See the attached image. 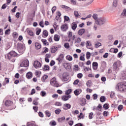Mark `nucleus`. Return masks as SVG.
<instances>
[{
	"label": "nucleus",
	"instance_id": "nucleus-60",
	"mask_svg": "<svg viewBox=\"0 0 126 126\" xmlns=\"http://www.w3.org/2000/svg\"><path fill=\"white\" fill-rule=\"evenodd\" d=\"M39 74H41V71L37 70L35 71V75H36V76H39Z\"/></svg>",
	"mask_w": 126,
	"mask_h": 126
},
{
	"label": "nucleus",
	"instance_id": "nucleus-61",
	"mask_svg": "<svg viewBox=\"0 0 126 126\" xmlns=\"http://www.w3.org/2000/svg\"><path fill=\"white\" fill-rule=\"evenodd\" d=\"M102 44L100 42H98L97 43L95 44V48H99V47H101Z\"/></svg>",
	"mask_w": 126,
	"mask_h": 126
},
{
	"label": "nucleus",
	"instance_id": "nucleus-16",
	"mask_svg": "<svg viewBox=\"0 0 126 126\" xmlns=\"http://www.w3.org/2000/svg\"><path fill=\"white\" fill-rule=\"evenodd\" d=\"M12 104H13V102L9 100H7L5 102V106L6 107H10Z\"/></svg>",
	"mask_w": 126,
	"mask_h": 126
},
{
	"label": "nucleus",
	"instance_id": "nucleus-62",
	"mask_svg": "<svg viewBox=\"0 0 126 126\" xmlns=\"http://www.w3.org/2000/svg\"><path fill=\"white\" fill-rule=\"evenodd\" d=\"M83 77V74H82V73H78L77 74V77L78 78H82V77Z\"/></svg>",
	"mask_w": 126,
	"mask_h": 126
},
{
	"label": "nucleus",
	"instance_id": "nucleus-58",
	"mask_svg": "<svg viewBox=\"0 0 126 126\" xmlns=\"http://www.w3.org/2000/svg\"><path fill=\"white\" fill-rule=\"evenodd\" d=\"M64 47H65V48H66V49H68V48H69V44L68 43H64Z\"/></svg>",
	"mask_w": 126,
	"mask_h": 126
},
{
	"label": "nucleus",
	"instance_id": "nucleus-21",
	"mask_svg": "<svg viewBox=\"0 0 126 126\" xmlns=\"http://www.w3.org/2000/svg\"><path fill=\"white\" fill-rule=\"evenodd\" d=\"M93 68L94 70H97V68H98V63L97 62L93 63Z\"/></svg>",
	"mask_w": 126,
	"mask_h": 126
},
{
	"label": "nucleus",
	"instance_id": "nucleus-6",
	"mask_svg": "<svg viewBox=\"0 0 126 126\" xmlns=\"http://www.w3.org/2000/svg\"><path fill=\"white\" fill-rule=\"evenodd\" d=\"M64 59V55H63V54H61L59 57L56 59V61H57L58 64H61V63H63V61Z\"/></svg>",
	"mask_w": 126,
	"mask_h": 126
},
{
	"label": "nucleus",
	"instance_id": "nucleus-3",
	"mask_svg": "<svg viewBox=\"0 0 126 126\" xmlns=\"http://www.w3.org/2000/svg\"><path fill=\"white\" fill-rule=\"evenodd\" d=\"M69 75L68 74V73L63 72L62 75L61 76V79L62 81L64 82L68 81V79L69 78Z\"/></svg>",
	"mask_w": 126,
	"mask_h": 126
},
{
	"label": "nucleus",
	"instance_id": "nucleus-27",
	"mask_svg": "<svg viewBox=\"0 0 126 126\" xmlns=\"http://www.w3.org/2000/svg\"><path fill=\"white\" fill-rule=\"evenodd\" d=\"M41 41L45 46H49V42L47 41V39H41Z\"/></svg>",
	"mask_w": 126,
	"mask_h": 126
},
{
	"label": "nucleus",
	"instance_id": "nucleus-18",
	"mask_svg": "<svg viewBox=\"0 0 126 126\" xmlns=\"http://www.w3.org/2000/svg\"><path fill=\"white\" fill-rule=\"evenodd\" d=\"M49 36V32L47 30L43 31L42 32V37L43 38H47Z\"/></svg>",
	"mask_w": 126,
	"mask_h": 126
},
{
	"label": "nucleus",
	"instance_id": "nucleus-32",
	"mask_svg": "<svg viewBox=\"0 0 126 126\" xmlns=\"http://www.w3.org/2000/svg\"><path fill=\"white\" fill-rule=\"evenodd\" d=\"M66 60H67V61H69V62H71V61H72V57L70 55H67L66 56Z\"/></svg>",
	"mask_w": 126,
	"mask_h": 126
},
{
	"label": "nucleus",
	"instance_id": "nucleus-33",
	"mask_svg": "<svg viewBox=\"0 0 126 126\" xmlns=\"http://www.w3.org/2000/svg\"><path fill=\"white\" fill-rule=\"evenodd\" d=\"M45 114L46 117H48V118H50V117H51V112L50 111H49L48 110L45 111Z\"/></svg>",
	"mask_w": 126,
	"mask_h": 126
},
{
	"label": "nucleus",
	"instance_id": "nucleus-51",
	"mask_svg": "<svg viewBox=\"0 0 126 126\" xmlns=\"http://www.w3.org/2000/svg\"><path fill=\"white\" fill-rule=\"evenodd\" d=\"M56 10H57V7L56 6H54L52 8V14H54V12H55Z\"/></svg>",
	"mask_w": 126,
	"mask_h": 126
},
{
	"label": "nucleus",
	"instance_id": "nucleus-8",
	"mask_svg": "<svg viewBox=\"0 0 126 126\" xmlns=\"http://www.w3.org/2000/svg\"><path fill=\"white\" fill-rule=\"evenodd\" d=\"M33 66L35 68H40L42 66V63L37 60L35 61L33 63Z\"/></svg>",
	"mask_w": 126,
	"mask_h": 126
},
{
	"label": "nucleus",
	"instance_id": "nucleus-15",
	"mask_svg": "<svg viewBox=\"0 0 126 126\" xmlns=\"http://www.w3.org/2000/svg\"><path fill=\"white\" fill-rule=\"evenodd\" d=\"M58 51V47L56 46H52L50 48V52L52 54H55Z\"/></svg>",
	"mask_w": 126,
	"mask_h": 126
},
{
	"label": "nucleus",
	"instance_id": "nucleus-7",
	"mask_svg": "<svg viewBox=\"0 0 126 126\" xmlns=\"http://www.w3.org/2000/svg\"><path fill=\"white\" fill-rule=\"evenodd\" d=\"M20 66L27 67L29 66V61L27 59L24 60L20 64Z\"/></svg>",
	"mask_w": 126,
	"mask_h": 126
},
{
	"label": "nucleus",
	"instance_id": "nucleus-48",
	"mask_svg": "<svg viewBox=\"0 0 126 126\" xmlns=\"http://www.w3.org/2000/svg\"><path fill=\"white\" fill-rule=\"evenodd\" d=\"M113 7H117V6H118V2H117V1L115 0L113 1Z\"/></svg>",
	"mask_w": 126,
	"mask_h": 126
},
{
	"label": "nucleus",
	"instance_id": "nucleus-2",
	"mask_svg": "<svg viewBox=\"0 0 126 126\" xmlns=\"http://www.w3.org/2000/svg\"><path fill=\"white\" fill-rule=\"evenodd\" d=\"M106 22H107V20H106L105 18H103V17L98 18L95 21L96 24H97V25H99V26L105 24Z\"/></svg>",
	"mask_w": 126,
	"mask_h": 126
},
{
	"label": "nucleus",
	"instance_id": "nucleus-14",
	"mask_svg": "<svg viewBox=\"0 0 126 126\" xmlns=\"http://www.w3.org/2000/svg\"><path fill=\"white\" fill-rule=\"evenodd\" d=\"M86 32V31L85 30V29H80L78 32V33L79 36H82L84 33Z\"/></svg>",
	"mask_w": 126,
	"mask_h": 126
},
{
	"label": "nucleus",
	"instance_id": "nucleus-55",
	"mask_svg": "<svg viewBox=\"0 0 126 126\" xmlns=\"http://www.w3.org/2000/svg\"><path fill=\"white\" fill-rule=\"evenodd\" d=\"M44 22L43 21H41L39 23V26L42 27V28H44Z\"/></svg>",
	"mask_w": 126,
	"mask_h": 126
},
{
	"label": "nucleus",
	"instance_id": "nucleus-57",
	"mask_svg": "<svg viewBox=\"0 0 126 126\" xmlns=\"http://www.w3.org/2000/svg\"><path fill=\"white\" fill-rule=\"evenodd\" d=\"M78 83H79V80L77 79L76 80H75L73 83V84L74 85H77L78 84Z\"/></svg>",
	"mask_w": 126,
	"mask_h": 126
},
{
	"label": "nucleus",
	"instance_id": "nucleus-49",
	"mask_svg": "<svg viewBox=\"0 0 126 126\" xmlns=\"http://www.w3.org/2000/svg\"><path fill=\"white\" fill-rule=\"evenodd\" d=\"M61 112H62L61 109H56L55 111V113L56 114V115H60V113H61Z\"/></svg>",
	"mask_w": 126,
	"mask_h": 126
},
{
	"label": "nucleus",
	"instance_id": "nucleus-47",
	"mask_svg": "<svg viewBox=\"0 0 126 126\" xmlns=\"http://www.w3.org/2000/svg\"><path fill=\"white\" fill-rule=\"evenodd\" d=\"M93 17L94 20H97L98 19V15L97 14H94L93 15Z\"/></svg>",
	"mask_w": 126,
	"mask_h": 126
},
{
	"label": "nucleus",
	"instance_id": "nucleus-50",
	"mask_svg": "<svg viewBox=\"0 0 126 126\" xmlns=\"http://www.w3.org/2000/svg\"><path fill=\"white\" fill-rule=\"evenodd\" d=\"M28 34L30 36H34V32L32 30H30L28 31Z\"/></svg>",
	"mask_w": 126,
	"mask_h": 126
},
{
	"label": "nucleus",
	"instance_id": "nucleus-36",
	"mask_svg": "<svg viewBox=\"0 0 126 126\" xmlns=\"http://www.w3.org/2000/svg\"><path fill=\"white\" fill-rule=\"evenodd\" d=\"M91 46H92V43L90 41L88 40L86 41V47L87 48H88V47H90Z\"/></svg>",
	"mask_w": 126,
	"mask_h": 126
},
{
	"label": "nucleus",
	"instance_id": "nucleus-54",
	"mask_svg": "<svg viewBox=\"0 0 126 126\" xmlns=\"http://www.w3.org/2000/svg\"><path fill=\"white\" fill-rule=\"evenodd\" d=\"M89 119H90V120H92V119H93V113L91 112L90 113H89Z\"/></svg>",
	"mask_w": 126,
	"mask_h": 126
},
{
	"label": "nucleus",
	"instance_id": "nucleus-9",
	"mask_svg": "<svg viewBox=\"0 0 126 126\" xmlns=\"http://www.w3.org/2000/svg\"><path fill=\"white\" fill-rule=\"evenodd\" d=\"M121 66V63L120 62H115L113 64V68L115 70H119V67Z\"/></svg>",
	"mask_w": 126,
	"mask_h": 126
},
{
	"label": "nucleus",
	"instance_id": "nucleus-44",
	"mask_svg": "<svg viewBox=\"0 0 126 126\" xmlns=\"http://www.w3.org/2000/svg\"><path fill=\"white\" fill-rule=\"evenodd\" d=\"M82 39L80 37H78L75 40V43H77V44H79V43H80V42H81Z\"/></svg>",
	"mask_w": 126,
	"mask_h": 126
},
{
	"label": "nucleus",
	"instance_id": "nucleus-63",
	"mask_svg": "<svg viewBox=\"0 0 126 126\" xmlns=\"http://www.w3.org/2000/svg\"><path fill=\"white\" fill-rule=\"evenodd\" d=\"M99 53L98 52H95L94 53L92 54V57H95L98 55Z\"/></svg>",
	"mask_w": 126,
	"mask_h": 126
},
{
	"label": "nucleus",
	"instance_id": "nucleus-1",
	"mask_svg": "<svg viewBox=\"0 0 126 126\" xmlns=\"http://www.w3.org/2000/svg\"><path fill=\"white\" fill-rule=\"evenodd\" d=\"M120 92H126V82H122L119 83L116 87Z\"/></svg>",
	"mask_w": 126,
	"mask_h": 126
},
{
	"label": "nucleus",
	"instance_id": "nucleus-34",
	"mask_svg": "<svg viewBox=\"0 0 126 126\" xmlns=\"http://www.w3.org/2000/svg\"><path fill=\"white\" fill-rule=\"evenodd\" d=\"M72 92V90L71 89H68L65 91V95H68Z\"/></svg>",
	"mask_w": 126,
	"mask_h": 126
},
{
	"label": "nucleus",
	"instance_id": "nucleus-23",
	"mask_svg": "<svg viewBox=\"0 0 126 126\" xmlns=\"http://www.w3.org/2000/svg\"><path fill=\"white\" fill-rule=\"evenodd\" d=\"M8 83H9V79L8 78H5V80L3 82L2 85L3 86H5V85H6V84H8Z\"/></svg>",
	"mask_w": 126,
	"mask_h": 126
},
{
	"label": "nucleus",
	"instance_id": "nucleus-26",
	"mask_svg": "<svg viewBox=\"0 0 126 126\" xmlns=\"http://www.w3.org/2000/svg\"><path fill=\"white\" fill-rule=\"evenodd\" d=\"M36 31V34L38 36L40 35V33H41V32L42 31V29H41L40 28H37L35 29Z\"/></svg>",
	"mask_w": 126,
	"mask_h": 126
},
{
	"label": "nucleus",
	"instance_id": "nucleus-37",
	"mask_svg": "<svg viewBox=\"0 0 126 126\" xmlns=\"http://www.w3.org/2000/svg\"><path fill=\"white\" fill-rule=\"evenodd\" d=\"M90 57H91V53H90L89 52H87L86 53L87 60H89L90 59Z\"/></svg>",
	"mask_w": 126,
	"mask_h": 126
},
{
	"label": "nucleus",
	"instance_id": "nucleus-43",
	"mask_svg": "<svg viewBox=\"0 0 126 126\" xmlns=\"http://www.w3.org/2000/svg\"><path fill=\"white\" fill-rule=\"evenodd\" d=\"M104 110H108L109 109V104L108 103H105L103 106Z\"/></svg>",
	"mask_w": 126,
	"mask_h": 126
},
{
	"label": "nucleus",
	"instance_id": "nucleus-12",
	"mask_svg": "<svg viewBox=\"0 0 126 126\" xmlns=\"http://www.w3.org/2000/svg\"><path fill=\"white\" fill-rule=\"evenodd\" d=\"M63 110H69L70 108H71V105L68 104V103H65L63 105Z\"/></svg>",
	"mask_w": 126,
	"mask_h": 126
},
{
	"label": "nucleus",
	"instance_id": "nucleus-41",
	"mask_svg": "<svg viewBox=\"0 0 126 126\" xmlns=\"http://www.w3.org/2000/svg\"><path fill=\"white\" fill-rule=\"evenodd\" d=\"M78 118L80 119H84V114H83L82 113H80V115L78 116Z\"/></svg>",
	"mask_w": 126,
	"mask_h": 126
},
{
	"label": "nucleus",
	"instance_id": "nucleus-40",
	"mask_svg": "<svg viewBox=\"0 0 126 126\" xmlns=\"http://www.w3.org/2000/svg\"><path fill=\"white\" fill-rule=\"evenodd\" d=\"M100 102H102L103 103V102H105V101H106V97H105V96H101L100 97Z\"/></svg>",
	"mask_w": 126,
	"mask_h": 126
},
{
	"label": "nucleus",
	"instance_id": "nucleus-46",
	"mask_svg": "<svg viewBox=\"0 0 126 126\" xmlns=\"http://www.w3.org/2000/svg\"><path fill=\"white\" fill-rule=\"evenodd\" d=\"M97 111H102V105L101 104H98L96 107Z\"/></svg>",
	"mask_w": 126,
	"mask_h": 126
},
{
	"label": "nucleus",
	"instance_id": "nucleus-52",
	"mask_svg": "<svg viewBox=\"0 0 126 126\" xmlns=\"http://www.w3.org/2000/svg\"><path fill=\"white\" fill-rule=\"evenodd\" d=\"M70 19H69V17L67 16H64V21H69Z\"/></svg>",
	"mask_w": 126,
	"mask_h": 126
},
{
	"label": "nucleus",
	"instance_id": "nucleus-20",
	"mask_svg": "<svg viewBox=\"0 0 126 126\" xmlns=\"http://www.w3.org/2000/svg\"><path fill=\"white\" fill-rule=\"evenodd\" d=\"M26 77L28 79H31V78L33 77V74L31 72H29L26 74Z\"/></svg>",
	"mask_w": 126,
	"mask_h": 126
},
{
	"label": "nucleus",
	"instance_id": "nucleus-59",
	"mask_svg": "<svg viewBox=\"0 0 126 126\" xmlns=\"http://www.w3.org/2000/svg\"><path fill=\"white\" fill-rule=\"evenodd\" d=\"M50 124H51V126H55L57 125V123L55 121H52L50 122Z\"/></svg>",
	"mask_w": 126,
	"mask_h": 126
},
{
	"label": "nucleus",
	"instance_id": "nucleus-38",
	"mask_svg": "<svg viewBox=\"0 0 126 126\" xmlns=\"http://www.w3.org/2000/svg\"><path fill=\"white\" fill-rule=\"evenodd\" d=\"M12 36L14 39H17V38L18 37V33H17L16 32H14L13 33Z\"/></svg>",
	"mask_w": 126,
	"mask_h": 126
},
{
	"label": "nucleus",
	"instance_id": "nucleus-42",
	"mask_svg": "<svg viewBox=\"0 0 126 126\" xmlns=\"http://www.w3.org/2000/svg\"><path fill=\"white\" fill-rule=\"evenodd\" d=\"M64 120H65V117H63L61 118H59L58 119V122H59V123H62V122H63V121H64Z\"/></svg>",
	"mask_w": 126,
	"mask_h": 126
},
{
	"label": "nucleus",
	"instance_id": "nucleus-4",
	"mask_svg": "<svg viewBox=\"0 0 126 126\" xmlns=\"http://www.w3.org/2000/svg\"><path fill=\"white\" fill-rule=\"evenodd\" d=\"M50 84L54 87H60V84L58 83V81H57V79H56L55 77L53 78L50 80Z\"/></svg>",
	"mask_w": 126,
	"mask_h": 126
},
{
	"label": "nucleus",
	"instance_id": "nucleus-13",
	"mask_svg": "<svg viewBox=\"0 0 126 126\" xmlns=\"http://www.w3.org/2000/svg\"><path fill=\"white\" fill-rule=\"evenodd\" d=\"M70 98H71V95H65L62 96V100H63V101H67L69 99H70Z\"/></svg>",
	"mask_w": 126,
	"mask_h": 126
},
{
	"label": "nucleus",
	"instance_id": "nucleus-31",
	"mask_svg": "<svg viewBox=\"0 0 126 126\" xmlns=\"http://www.w3.org/2000/svg\"><path fill=\"white\" fill-rule=\"evenodd\" d=\"M50 69V66L49 65H45L43 67V70L46 71V70H49Z\"/></svg>",
	"mask_w": 126,
	"mask_h": 126
},
{
	"label": "nucleus",
	"instance_id": "nucleus-25",
	"mask_svg": "<svg viewBox=\"0 0 126 126\" xmlns=\"http://www.w3.org/2000/svg\"><path fill=\"white\" fill-rule=\"evenodd\" d=\"M80 93H81V90L80 89H77L74 91V94L76 96H78Z\"/></svg>",
	"mask_w": 126,
	"mask_h": 126
},
{
	"label": "nucleus",
	"instance_id": "nucleus-19",
	"mask_svg": "<svg viewBox=\"0 0 126 126\" xmlns=\"http://www.w3.org/2000/svg\"><path fill=\"white\" fill-rule=\"evenodd\" d=\"M35 48L36 50H40L42 48V45L38 42H35L34 44Z\"/></svg>",
	"mask_w": 126,
	"mask_h": 126
},
{
	"label": "nucleus",
	"instance_id": "nucleus-24",
	"mask_svg": "<svg viewBox=\"0 0 126 126\" xmlns=\"http://www.w3.org/2000/svg\"><path fill=\"white\" fill-rule=\"evenodd\" d=\"M19 49L22 52L25 51V46H24L23 44H20L19 45Z\"/></svg>",
	"mask_w": 126,
	"mask_h": 126
},
{
	"label": "nucleus",
	"instance_id": "nucleus-56",
	"mask_svg": "<svg viewBox=\"0 0 126 126\" xmlns=\"http://www.w3.org/2000/svg\"><path fill=\"white\" fill-rule=\"evenodd\" d=\"M123 109H124V106H123V105H119V106L118 107V109L119 110V111H122V110H123Z\"/></svg>",
	"mask_w": 126,
	"mask_h": 126
},
{
	"label": "nucleus",
	"instance_id": "nucleus-35",
	"mask_svg": "<svg viewBox=\"0 0 126 126\" xmlns=\"http://www.w3.org/2000/svg\"><path fill=\"white\" fill-rule=\"evenodd\" d=\"M47 78H48V75H44L41 78V80H42V82H45V81H46V79H47Z\"/></svg>",
	"mask_w": 126,
	"mask_h": 126
},
{
	"label": "nucleus",
	"instance_id": "nucleus-28",
	"mask_svg": "<svg viewBox=\"0 0 126 126\" xmlns=\"http://www.w3.org/2000/svg\"><path fill=\"white\" fill-rule=\"evenodd\" d=\"M74 15L76 18H79V17H80V15L77 11H74Z\"/></svg>",
	"mask_w": 126,
	"mask_h": 126
},
{
	"label": "nucleus",
	"instance_id": "nucleus-39",
	"mask_svg": "<svg viewBox=\"0 0 126 126\" xmlns=\"http://www.w3.org/2000/svg\"><path fill=\"white\" fill-rule=\"evenodd\" d=\"M40 95L42 97H45L47 95V93L44 91H42L40 92Z\"/></svg>",
	"mask_w": 126,
	"mask_h": 126
},
{
	"label": "nucleus",
	"instance_id": "nucleus-22",
	"mask_svg": "<svg viewBox=\"0 0 126 126\" xmlns=\"http://www.w3.org/2000/svg\"><path fill=\"white\" fill-rule=\"evenodd\" d=\"M61 37L58 34H55L54 36V40L56 42H59L60 41Z\"/></svg>",
	"mask_w": 126,
	"mask_h": 126
},
{
	"label": "nucleus",
	"instance_id": "nucleus-5",
	"mask_svg": "<svg viewBox=\"0 0 126 126\" xmlns=\"http://www.w3.org/2000/svg\"><path fill=\"white\" fill-rule=\"evenodd\" d=\"M7 57L8 58V60H11L12 58L17 57V53L15 52V51H10L7 54Z\"/></svg>",
	"mask_w": 126,
	"mask_h": 126
},
{
	"label": "nucleus",
	"instance_id": "nucleus-30",
	"mask_svg": "<svg viewBox=\"0 0 126 126\" xmlns=\"http://www.w3.org/2000/svg\"><path fill=\"white\" fill-rule=\"evenodd\" d=\"M61 7H62V8H65V9H68V10H71V8H70V7L67 6H65L64 5H61Z\"/></svg>",
	"mask_w": 126,
	"mask_h": 126
},
{
	"label": "nucleus",
	"instance_id": "nucleus-64",
	"mask_svg": "<svg viewBox=\"0 0 126 126\" xmlns=\"http://www.w3.org/2000/svg\"><path fill=\"white\" fill-rule=\"evenodd\" d=\"M122 77L123 79H126V72L123 73L122 74Z\"/></svg>",
	"mask_w": 126,
	"mask_h": 126
},
{
	"label": "nucleus",
	"instance_id": "nucleus-45",
	"mask_svg": "<svg viewBox=\"0 0 126 126\" xmlns=\"http://www.w3.org/2000/svg\"><path fill=\"white\" fill-rule=\"evenodd\" d=\"M73 115H78L79 114V111L78 110H75V111L72 112Z\"/></svg>",
	"mask_w": 126,
	"mask_h": 126
},
{
	"label": "nucleus",
	"instance_id": "nucleus-10",
	"mask_svg": "<svg viewBox=\"0 0 126 126\" xmlns=\"http://www.w3.org/2000/svg\"><path fill=\"white\" fill-rule=\"evenodd\" d=\"M61 29L63 32H65L68 29V26L67 24H63L61 26Z\"/></svg>",
	"mask_w": 126,
	"mask_h": 126
},
{
	"label": "nucleus",
	"instance_id": "nucleus-29",
	"mask_svg": "<svg viewBox=\"0 0 126 126\" xmlns=\"http://www.w3.org/2000/svg\"><path fill=\"white\" fill-rule=\"evenodd\" d=\"M81 106H84L85 104H86V99L85 98H82L81 100L80 103Z\"/></svg>",
	"mask_w": 126,
	"mask_h": 126
},
{
	"label": "nucleus",
	"instance_id": "nucleus-17",
	"mask_svg": "<svg viewBox=\"0 0 126 126\" xmlns=\"http://www.w3.org/2000/svg\"><path fill=\"white\" fill-rule=\"evenodd\" d=\"M71 28L73 31H75L77 28V24L76 22H73L71 25Z\"/></svg>",
	"mask_w": 126,
	"mask_h": 126
},
{
	"label": "nucleus",
	"instance_id": "nucleus-11",
	"mask_svg": "<svg viewBox=\"0 0 126 126\" xmlns=\"http://www.w3.org/2000/svg\"><path fill=\"white\" fill-rule=\"evenodd\" d=\"M68 37L70 40H74L75 39L76 36L75 35H72V32H68Z\"/></svg>",
	"mask_w": 126,
	"mask_h": 126
},
{
	"label": "nucleus",
	"instance_id": "nucleus-53",
	"mask_svg": "<svg viewBox=\"0 0 126 126\" xmlns=\"http://www.w3.org/2000/svg\"><path fill=\"white\" fill-rule=\"evenodd\" d=\"M80 61H82L84 62L85 61V58H84V55L83 56H81L79 58Z\"/></svg>",
	"mask_w": 126,
	"mask_h": 126
}]
</instances>
